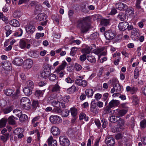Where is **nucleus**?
I'll return each instance as SVG.
<instances>
[{
	"mask_svg": "<svg viewBox=\"0 0 146 146\" xmlns=\"http://www.w3.org/2000/svg\"><path fill=\"white\" fill-rule=\"evenodd\" d=\"M13 110V107L11 106L4 108L3 110V112L5 114L8 113Z\"/></svg>",
	"mask_w": 146,
	"mask_h": 146,
	"instance_id": "nucleus-40",
	"label": "nucleus"
},
{
	"mask_svg": "<svg viewBox=\"0 0 146 146\" xmlns=\"http://www.w3.org/2000/svg\"><path fill=\"white\" fill-rule=\"evenodd\" d=\"M110 22V20L106 19H103L102 20L101 22L102 25L104 26H107L109 25Z\"/></svg>",
	"mask_w": 146,
	"mask_h": 146,
	"instance_id": "nucleus-34",
	"label": "nucleus"
},
{
	"mask_svg": "<svg viewBox=\"0 0 146 146\" xmlns=\"http://www.w3.org/2000/svg\"><path fill=\"white\" fill-rule=\"evenodd\" d=\"M5 66L4 67V69L7 70H10L11 69V64L10 62L9 61H6L5 62Z\"/></svg>",
	"mask_w": 146,
	"mask_h": 146,
	"instance_id": "nucleus-31",
	"label": "nucleus"
},
{
	"mask_svg": "<svg viewBox=\"0 0 146 146\" xmlns=\"http://www.w3.org/2000/svg\"><path fill=\"white\" fill-rule=\"evenodd\" d=\"M22 130V129L18 128L14 130L13 133L14 134L17 135L18 134L21 132Z\"/></svg>",
	"mask_w": 146,
	"mask_h": 146,
	"instance_id": "nucleus-57",
	"label": "nucleus"
},
{
	"mask_svg": "<svg viewBox=\"0 0 146 146\" xmlns=\"http://www.w3.org/2000/svg\"><path fill=\"white\" fill-rule=\"evenodd\" d=\"M96 107V104L94 101L92 102L91 104V107L90 108V110L92 111H94Z\"/></svg>",
	"mask_w": 146,
	"mask_h": 146,
	"instance_id": "nucleus-49",
	"label": "nucleus"
},
{
	"mask_svg": "<svg viewBox=\"0 0 146 146\" xmlns=\"http://www.w3.org/2000/svg\"><path fill=\"white\" fill-rule=\"evenodd\" d=\"M81 9L82 12L84 13H87L89 11L88 9V6H87L86 5L82 6L81 7Z\"/></svg>",
	"mask_w": 146,
	"mask_h": 146,
	"instance_id": "nucleus-48",
	"label": "nucleus"
},
{
	"mask_svg": "<svg viewBox=\"0 0 146 146\" xmlns=\"http://www.w3.org/2000/svg\"><path fill=\"white\" fill-rule=\"evenodd\" d=\"M14 91L11 89H8L4 90V94L7 96H11L13 95Z\"/></svg>",
	"mask_w": 146,
	"mask_h": 146,
	"instance_id": "nucleus-30",
	"label": "nucleus"
},
{
	"mask_svg": "<svg viewBox=\"0 0 146 146\" xmlns=\"http://www.w3.org/2000/svg\"><path fill=\"white\" fill-rule=\"evenodd\" d=\"M139 36V33L136 29L133 28L131 32V37L133 40H136L137 39Z\"/></svg>",
	"mask_w": 146,
	"mask_h": 146,
	"instance_id": "nucleus-18",
	"label": "nucleus"
},
{
	"mask_svg": "<svg viewBox=\"0 0 146 146\" xmlns=\"http://www.w3.org/2000/svg\"><path fill=\"white\" fill-rule=\"evenodd\" d=\"M25 29L26 31L29 34H33L35 31V27L31 24L26 25Z\"/></svg>",
	"mask_w": 146,
	"mask_h": 146,
	"instance_id": "nucleus-13",
	"label": "nucleus"
},
{
	"mask_svg": "<svg viewBox=\"0 0 146 146\" xmlns=\"http://www.w3.org/2000/svg\"><path fill=\"white\" fill-rule=\"evenodd\" d=\"M21 15V13L19 11L17 10L15 11L13 14V17L17 18L20 17Z\"/></svg>",
	"mask_w": 146,
	"mask_h": 146,
	"instance_id": "nucleus-45",
	"label": "nucleus"
},
{
	"mask_svg": "<svg viewBox=\"0 0 146 146\" xmlns=\"http://www.w3.org/2000/svg\"><path fill=\"white\" fill-rule=\"evenodd\" d=\"M85 93L88 98L92 97L93 95L94 91L92 89H87L85 91Z\"/></svg>",
	"mask_w": 146,
	"mask_h": 146,
	"instance_id": "nucleus-26",
	"label": "nucleus"
},
{
	"mask_svg": "<svg viewBox=\"0 0 146 146\" xmlns=\"http://www.w3.org/2000/svg\"><path fill=\"white\" fill-rule=\"evenodd\" d=\"M46 19V16L45 14L43 13L39 14L36 17V19L38 21H44Z\"/></svg>",
	"mask_w": 146,
	"mask_h": 146,
	"instance_id": "nucleus-24",
	"label": "nucleus"
},
{
	"mask_svg": "<svg viewBox=\"0 0 146 146\" xmlns=\"http://www.w3.org/2000/svg\"><path fill=\"white\" fill-rule=\"evenodd\" d=\"M99 36V34L97 32H96L92 34L90 36L91 39L94 40L97 38Z\"/></svg>",
	"mask_w": 146,
	"mask_h": 146,
	"instance_id": "nucleus-50",
	"label": "nucleus"
},
{
	"mask_svg": "<svg viewBox=\"0 0 146 146\" xmlns=\"http://www.w3.org/2000/svg\"><path fill=\"white\" fill-rule=\"evenodd\" d=\"M114 114L116 115V117H119L125 115L127 112V110L125 109H117L114 110Z\"/></svg>",
	"mask_w": 146,
	"mask_h": 146,
	"instance_id": "nucleus-7",
	"label": "nucleus"
},
{
	"mask_svg": "<svg viewBox=\"0 0 146 146\" xmlns=\"http://www.w3.org/2000/svg\"><path fill=\"white\" fill-rule=\"evenodd\" d=\"M27 116L25 114H22L19 117L20 120L21 122H23L24 121L26 120L27 119Z\"/></svg>",
	"mask_w": 146,
	"mask_h": 146,
	"instance_id": "nucleus-52",
	"label": "nucleus"
},
{
	"mask_svg": "<svg viewBox=\"0 0 146 146\" xmlns=\"http://www.w3.org/2000/svg\"><path fill=\"white\" fill-rule=\"evenodd\" d=\"M26 85L27 87L33 89L34 86V84L31 80H29L27 81Z\"/></svg>",
	"mask_w": 146,
	"mask_h": 146,
	"instance_id": "nucleus-36",
	"label": "nucleus"
},
{
	"mask_svg": "<svg viewBox=\"0 0 146 146\" xmlns=\"http://www.w3.org/2000/svg\"><path fill=\"white\" fill-rule=\"evenodd\" d=\"M7 121V119L2 118L0 120V128H1L5 127Z\"/></svg>",
	"mask_w": 146,
	"mask_h": 146,
	"instance_id": "nucleus-27",
	"label": "nucleus"
},
{
	"mask_svg": "<svg viewBox=\"0 0 146 146\" xmlns=\"http://www.w3.org/2000/svg\"><path fill=\"white\" fill-rule=\"evenodd\" d=\"M50 120L51 122L54 124H59L62 121L61 118L56 115H52L50 117Z\"/></svg>",
	"mask_w": 146,
	"mask_h": 146,
	"instance_id": "nucleus-8",
	"label": "nucleus"
},
{
	"mask_svg": "<svg viewBox=\"0 0 146 146\" xmlns=\"http://www.w3.org/2000/svg\"><path fill=\"white\" fill-rule=\"evenodd\" d=\"M133 102L135 104H138L139 102V100L138 97L135 96H134L133 98Z\"/></svg>",
	"mask_w": 146,
	"mask_h": 146,
	"instance_id": "nucleus-59",
	"label": "nucleus"
},
{
	"mask_svg": "<svg viewBox=\"0 0 146 146\" xmlns=\"http://www.w3.org/2000/svg\"><path fill=\"white\" fill-rule=\"evenodd\" d=\"M13 112L17 117L19 118L20 116L22 115V112L20 110H15L13 111Z\"/></svg>",
	"mask_w": 146,
	"mask_h": 146,
	"instance_id": "nucleus-38",
	"label": "nucleus"
},
{
	"mask_svg": "<svg viewBox=\"0 0 146 146\" xmlns=\"http://www.w3.org/2000/svg\"><path fill=\"white\" fill-rule=\"evenodd\" d=\"M33 64V61L31 59H28L24 62L23 67L24 68L29 69L31 68Z\"/></svg>",
	"mask_w": 146,
	"mask_h": 146,
	"instance_id": "nucleus-9",
	"label": "nucleus"
},
{
	"mask_svg": "<svg viewBox=\"0 0 146 146\" xmlns=\"http://www.w3.org/2000/svg\"><path fill=\"white\" fill-rule=\"evenodd\" d=\"M44 35V34L43 33H36L35 38L36 39H39L40 37H43Z\"/></svg>",
	"mask_w": 146,
	"mask_h": 146,
	"instance_id": "nucleus-55",
	"label": "nucleus"
},
{
	"mask_svg": "<svg viewBox=\"0 0 146 146\" xmlns=\"http://www.w3.org/2000/svg\"><path fill=\"white\" fill-rule=\"evenodd\" d=\"M60 145L62 146H68L70 142L68 138L65 136H61L59 137Z\"/></svg>",
	"mask_w": 146,
	"mask_h": 146,
	"instance_id": "nucleus-5",
	"label": "nucleus"
},
{
	"mask_svg": "<svg viewBox=\"0 0 146 146\" xmlns=\"http://www.w3.org/2000/svg\"><path fill=\"white\" fill-rule=\"evenodd\" d=\"M116 115H112L109 118V120L111 123H114L117 121V120L116 119Z\"/></svg>",
	"mask_w": 146,
	"mask_h": 146,
	"instance_id": "nucleus-46",
	"label": "nucleus"
},
{
	"mask_svg": "<svg viewBox=\"0 0 146 146\" xmlns=\"http://www.w3.org/2000/svg\"><path fill=\"white\" fill-rule=\"evenodd\" d=\"M48 78L50 81L54 82L55 80H57L58 77L56 74L52 73L48 76Z\"/></svg>",
	"mask_w": 146,
	"mask_h": 146,
	"instance_id": "nucleus-29",
	"label": "nucleus"
},
{
	"mask_svg": "<svg viewBox=\"0 0 146 146\" xmlns=\"http://www.w3.org/2000/svg\"><path fill=\"white\" fill-rule=\"evenodd\" d=\"M119 104V102L118 100H113L109 103L108 106L112 108L118 106Z\"/></svg>",
	"mask_w": 146,
	"mask_h": 146,
	"instance_id": "nucleus-22",
	"label": "nucleus"
},
{
	"mask_svg": "<svg viewBox=\"0 0 146 146\" xmlns=\"http://www.w3.org/2000/svg\"><path fill=\"white\" fill-rule=\"evenodd\" d=\"M6 102L4 100H0V107H3L5 106L6 104Z\"/></svg>",
	"mask_w": 146,
	"mask_h": 146,
	"instance_id": "nucleus-58",
	"label": "nucleus"
},
{
	"mask_svg": "<svg viewBox=\"0 0 146 146\" xmlns=\"http://www.w3.org/2000/svg\"><path fill=\"white\" fill-rule=\"evenodd\" d=\"M29 54L30 56L34 58H35L37 57V52L36 51H31L29 52Z\"/></svg>",
	"mask_w": 146,
	"mask_h": 146,
	"instance_id": "nucleus-39",
	"label": "nucleus"
},
{
	"mask_svg": "<svg viewBox=\"0 0 146 146\" xmlns=\"http://www.w3.org/2000/svg\"><path fill=\"white\" fill-rule=\"evenodd\" d=\"M116 8L120 11H125L128 9V7L122 3H118L116 4Z\"/></svg>",
	"mask_w": 146,
	"mask_h": 146,
	"instance_id": "nucleus-12",
	"label": "nucleus"
},
{
	"mask_svg": "<svg viewBox=\"0 0 146 146\" xmlns=\"http://www.w3.org/2000/svg\"><path fill=\"white\" fill-rule=\"evenodd\" d=\"M77 48L75 47H72L71 50L70 54L72 56H74L77 51Z\"/></svg>",
	"mask_w": 146,
	"mask_h": 146,
	"instance_id": "nucleus-51",
	"label": "nucleus"
},
{
	"mask_svg": "<svg viewBox=\"0 0 146 146\" xmlns=\"http://www.w3.org/2000/svg\"><path fill=\"white\" fill-rule=\"evenodd\" d=\"M105 142L108 145L110 146H113L115 144V141L114 139L112 137H108L106 139Z\"/></svg>",
	"mask_w": 146,
	"mask_h": 146,
	"instance_id": "nucleus-19",
	"label": "nucleus"
},
{
	"mask_svg": "<svg viewBox=\"0 0 146 146\" xmlns=\"http://www.w3.org/2000/svg\"><path fill=\"white\" fill-rule=\"evenodd\" d=\"M128 23L125 21L121 22L119 24L118 27L119 30L122 31H124L127 29Z\"/></svg>",
	"mask_w": 146,
	"mask_h": 146,
	"instance_id": "nucleus-15",
	"label": "nucleus"
},
{
	"mask_svg": "<svg viewBox=\"0 0 146 146\" xmlns=\"http://www.w3.org/2000/svg\"><path fill=\"white\" fill-rule=\"evenodd\" d=\"M101 122L102 123V127L103 128L106 127L107 125L108 124V122L106 119H102L101 120Z\"/></svg>",
	"mask_w": 146,
	"mask_h": 146,
	"instance_id": "nucleus-56",
	"label": "nucleus"
},
{
	"mask_svg": "<svg viewBox=\"0 0 146 146\" xmlns=\"http://www.w3.org/2000/svg\"><path fill=\"white\" fill-rule=\"evenodd\" d=\"M118 81L116 79H114L113 80L112 84H113V87L117 92H120L121 91V87L118 83Z\"/></svg>",
	"mask_w": 146,
	"mask_h": 146,
	"instance_id": "nucleus-11",
	"label": "nucleus"
},
{
	"mask_svg": "<svg viewBox=\"0 0 146 146\" xmlns=\"http://www.w3.org/2000/svg\"><path fill=\"white\" fill-rule=\"evenodd\" d=\"M20 101L21 105L24 109L28 110L31 108V101L28 98L23 97L21 98Z\"/></svg>",
	"mask_w": 146,
	"mask_h": 146,
	"instance_id": "nucleus-3",
	"label": "nucleus"
},
{
	"mask_svg": "<svg viewBox=\"0 0 146 146\" xmlns=\"http://www.w3.org/2000/svg\"><path fill=\"white\" fill-rule=\"evenodd\" d=\"M60 87L57 84L52 85V86L51 91L53 92H60Z\"/></svg>",
	"mask_w": 146,
	"mask_h": 146,
	"instance_id": "nucleus-23",
	"label": "nucleus"
},
{
	"mask_svg": "<svg viewBox=\"0 0 146 146\" xmlns=\"http://www.w3.org/2000/svg\"><path fill=\"white\" fill-rule=\"evenodd\" d=\"M86 54H84L80 56V60L82 62H84L86 60Z\"/></svg>",
	"mask_w": 146,
	"mask_h": 146,
	"instance_id": "nucleus-60",
	"label": "nucleus"
},
{
	"mask_svg": "<svg viewBox=\"0 0 146 146\" xmlns=\"http://www.w3.org/2000/svg\"><path fill=\"white\" fill-rule=\"evenodd\" d=\"M39 106V103L37 101L33 100L32 103V109L35 110L36 108Z\"/></svg>",
	"mask_w": 146,
	"mask_h": 146,
	"instance_id": "nucleus-42",
	"label": "nucleus"
},
{
	"mask_svg": "<svg viewBox=\"0 0 146 146\" xmlns=\"http://www.w3.org/2000/svg\"><path fill=\"white\" fill-rule=\"evenodd\" d=\"M60 108H54L52 110L53 111L55 112L56 113H61L62 111L60 109Z\"/></svg>",
	"mask_w": 146,
	"mask_h": 146,
	"instance_id": "nucleus-63",
	"label": "nucleus"
},
{
	"mask_svg": "<svg viewBox=\"0 0 146 146\" xmlns=\"http://www.w3.org/2000/svg\"><path fill=\"white\" fill-rule=\"evenodd\" d=\"M51 131L52 134L54 136H57L59 135L60 133V131L57 127L53 126L51 129Z\"/></svg>",
	"mask_w": 146,
	"mask_h": 146,
	"instance_id": "nucleus-20",
	"label": "nucleus"
},
{
	"mask_svg": "<svg viewBox=\"0 0 146 146\" xmlns=\"http://www.w3.org/2000/svg\"><path fill=\"white\" fill-rule=\"evenodd\" d=\"M105 49L104 47H102L100 48H99L97 49L95 51V53L97 54H100Z\"/></svg>",
	"mask_w": 146,
	"mask_h": 146,
	"instance_id": "nucleus-54",
	"label": "nucleus"
},
{
	"mask_svg": "<svg viewBox=\"0 0 146 146\" xmlns=\"http://www.w3.org/2000/svg\"><path fill=\"white\" fill-rule=\"evenodd\" d=\"M32 89L25 87L23 89V92L25 95L29 96L32 93Z\"/></svg>",
	"mask_w": 146,
	"mask_h": 146,
	"instance_id": "nucleus-25",
	"label": "nucleus"
},
{
	"mask_svg": "<svg viewBox=\"0 0 146 146\" xmlns=\"http://www.w3.org/2000/svg\"><path fill=\"white\" fill-rule=\"evenodd\" d=\"M19 94V92L18 91H17L15 93L13 94V95H12V97L13 99H17L18 98V94Z\"/></svg>",
	"mask_w": 146,
	"mask_h": 146,
	"instance_id": "nucleus-64",
	"label": "nucleus"
},
{
	"mask_svg": "<svg viewBox=\"0 0 146 146\" xmlns=\"http://www.w3.org/2000/svg\"><path fill=\"white\" fill-rule=\"evenodd\" d=\"M140 126L141 127L144 128L146 126V120H143L140 122Z\"/></svg>",
	"mask_w": 146,
	"mask_h": 146,
	"instance_id": "nucleus-61",
	"label": "nucleus"
},
{
	"mask_svg": "<svg viewBox=\"0 0 146 146\" xmlns=\"http://www.w3.org/2000/svg\"><path fill=\"white\" fill-rule=\"evenodd\" d=\"M67 65L66 62L65 61H63L61 64L56 68L55 71L57 73H59L61 71L64 70Z\"/></svg>",
	"mask_w": 146,
	"mask_h": 146,
	"instance_id": "nucleus-14",
	"label": "nucleus"
},
{
	"mask_svg": "<svg viewBox=\"0 0 146 146\" xmlns=\"http://www.w3.org/2000/svg\"><path fill=\"white\" fill-rule=\"evenodd\" d=\"M111 108L109 106H108L106 107L104 109V113L105 114H109L112 113Z\"/></svg>",
	"mask_w": 146,
	"mask_h": 146,
	"instance_id": "nucleus-37",
	"label": "nucleus"
},
{
	"mask_svg": "<svg viewBox=\"0 0 146 146\" xmlns=\"http://www.w3.org/2000/svg\"><path fill=\"white\" fill-rule=\"evenodd\" d=\"M70 112L73 117H76L77 114V110L75 108H71L70 109Z\"/></svg>",
	"mask_w": 146,
	"mask_h": 146,
	"instance_id": "nucleus-44",
	"label": "nucleus"
},
{
	"mask_svg": "<svg viewBox=\"0 0 146 146\" xmlns=\"http://www.w3.org/2000/svg\"><path fill=\"white\" fill-rule=\"evenodd\" d=\"M75 83L78 86L83 87H86L87 85V82L82 78L77 79L75 80Z\"/></svg>",
	"mask_w": 146,
	"mask_h": 146,
	"instance_id": "nucleus-10",
	"label": "nucleus"
},
{
	"mask_svg": "<svg viewBox=\"0 0 146 146\" xmlns=\"http://www.w3.org/2000/svg\"><path fill=\"white\" fill-rule=\"evenodd\" d=\"M23 62V60L20 57H15L13 60L12 63L17 66H21L22 65Z\"/></svg>",
	"mask_w": 146,
	"mask_h": 146,
	"instance_id": "nucleus-16",
	"label": "nucleus"
},
{
	"mask_svg": "<svg viewBox=\"0 0 146 146\" xmlns=\"http://www.w3.org/2000/svg\"><path fill=\"white\" fill-rule=\"evenodd\" d=\"M117 121L118 126L120 128V129H121V128L120 127H123L124 125V120L123 119L120 118L119 120H117Z\"/></svg>",
	"mask_w": 146,
	"mask_h": 146,
	"instance_id": "nucleus-33",
	"label": "nucleus"
},
{
	"mask_svg": "<svg viewBox=\"0 0 146 146\" xmlns=\"http://www.w3.org/2000/svg\"><path fill=\"white\" fill-rule=\"evenodd\" d=\"M70 113V110H63L62 111L61 115L63 117H67Z\"/></svg>",
	"mask_w": 146,
	"mask_h": 146,
	"instance_id": "nucleus-41",
	"label": "nucleus"
},
{
	"mask_svg": "<svg viewBox=\"0 0 146 146\" xmlns=\"http://www.w3.org/2000/svg\"><path fill=\"white\" fill-rule=\"evenodd\" d=\"M43 94L42 91L39 90H36L35 92V95L36 97H38L41 96Z\"/></svg>",
	"mask_w": 146,
	"mask_h": 146,
	"instance_id": "nucleus-47",
	"label": "nucleus"
},
{
	"mask_svg": "<svg viewBox=\"0 0 146 146\" xmlns=\"http://www.w3.org/2000/svg\"><path fill=\"white\" fill-rule=\"evenodd\" d=\"M106 38L108 40H112L115 36V33L111 30L106 31L104 33Z\"/></svg>",
	"mask_w": 146,
	"mask_h": 146,
	"instance_id": "nucleus-6",
	"label": "nucleus"
},
{
	"mask_svg": "<svg viewBox=\"0 0 146 146\" xmlns=\"http://www.w3.org/2000/svg\"><path fill=\"white\" fill-rule=\"evenodd\" d=\"M69 97L61 95L57 97V100H53L51 102L52 105L57 108H63L66 107V103L69 102Z\"/></svg>",
	"mask_w": 146,
	"mask_h": 146,
	"instance_id": "nucleus-1",
	"label": "nucleus"
},
{
	"mask_svg": "<svg viewBox=\"0 0 146 146\" xmlns=\"http://www.w3.org/2000/svg\"><path fill=\"white\" fill-rule=\"evenodd\" d=\"M74 67L76 70L78 71H80L82 69L81 66L80 65L77 64H75Z\"/></svg>",
	"mask_w": 146,
	"mask_h": 146,
	"instance_id": "nucleus-62",
	"label": "nucleus"
},
{
	"mask_svg": "<svg viewBox=\"0 0 146 146\" xmlns=\"http://www.w3.org/2000/svg\"><path fill=\"white\" fill-rule=\"evenodd\" d=\"M18 119L16 117H14L13 115L10 116L7 119V121H8L9 123L11 125H14L16 124V122L14 120Z\"/></svg>",
	"mask_w": 146,
	"mask_h": 146,
	"instance_id": "nucleus-21",
	"label": "nucleus"
},
{
	"mask_svg": "<svg viewBox=\"0 0 146 146\" xmlns=\"http://www.w3.org/2000/svg\"><path fill=\"white\" fill-rule=\"evenodd\" d=\"M118 17L121 21H125L126 19V15L125 14L121 12L119 13Z\"/></svg>",
	"mask_w": 146,
	"mask_h": 146,
	"instance_id": "nucleus-35",
	"label": "nucleus"
},
{
	"mask_svg": "<svg viewBox=\"0 0 146 146\" xmlns=\"http://www.w3.org/2000/svg\"><path fill=\"white\" fill-rule=\"evenodd\" d=\"M50 73V68L48 66L45 67L44 69L41 72V76L43 78L46 79Z\"/></svg>",
	"mask_w": 146,
	"mask_h": 146,
	"instance_id": "nucleus-4",
	"label": "nucleus"
},
{
	"mask_svg": "<svg viewBox=\"0 0 146 146\" xmlns=\"http://www.w3.org/2000/svg\"><path fill=\"white\" fill-rule=\"evenodd\" d=\"M82 52L86 54L90 53V52L89 48L88 46H86V47L82 49Z\"/></svg>",
	"mask_w": 146,
	"mask_h": 146,
	"instance_id": "nucleus-43",
	"label": "nucleus"
},
{
	"mask_svg": "<svg viewBox=\"0 0 146 146\" xmlns=\"http://www.w3.org/2000/svg\"><path fill=\"white\" fill-rule=\"evenodd\" d=\"M47 143L48 146H57L56 141L54 140L52 136H51L47 139Z\"/></svg>",
	"mask_w": 146,
	"mask_h": 146,
	"instance_id": "nucleus-17",
	"label": "nucleus"
},
{
	"mask_svg": "<svg viewBox=\"0 0 146 146\" xmlns=\"http://www.w3.org/2000/svg\"><path fill=\"white\" fill-rule=\"evenodd\" d=\"M9 24L11 26L17 27L19 25V21L16 19H13L9 22Z\"/></svg>",
	"mask_w": 146,
	"mask_h": 146,
	"instance_id": "nucleus-28",
	"label": "nucleus"
},
{
	"mask_svg": "<svg viewBox=\"0 0 146 146\" xmlns=\"http://www.w3.org/2000/svg\"><path fill=\"white\" fill-rule=\"evenodd\" d=\"M26 43L25 41L22 40H21L20 41V47L22 48H25L26 46Z\"/></svg>",
	"mask_w": 146,
	"mask_h": 146,
	"instance_id": "nucleus-53",
	"label": "nucleus"
},
{
	"mask_svg": "<svg viewBox=\"0 0 146 146\" xmlns=\"http://www.w3.org/2000/svg\"><path fill=\"white\" fill-rule=\"evenodd\" d=\"M90 17H87L79 20L77 22V27L79 28L81 32H86L88 30L87 23L90 21Z\"/></svg>",
	"mask_w": 146,
	"mask_h": 146,
	"instance_id": "nucleus-2",
	"label": "nucleus"
},
{
	"mask_svg": "<svg viewBox=\"0 0 146 146\" xmlns=\"http://www.w3.org/2000/svg\"><path fill=\"white\" fill-rule=\"evenodd\" d=\"M87 60L92 63H95L96 61V60L94 56L91 54H90L87 56Z\"/></svg>",
	"mask_w": 146,
	"mask_h": 146,
	"instance_id": "nucleus-32",
	"label": "nucleus"
}]
</instances>
